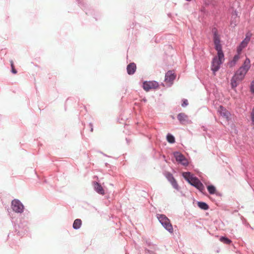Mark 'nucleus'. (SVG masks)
I'll return each instance as SVG.
<instances>
[{
	"instance_id": "nucleus-1",
	"label": "nucleus",
	"mask_w": 254,
	"mask_h": 254,
	"mask_svg": "<svg viewBox=\"0 0 254 254\" xmlns=\"http://www.w3.org/2000/svg\"><path fill=\"white\" fill-rule=\"evenodd\" d=\"M247 73L246 71L241 70L240 68H239L236 71L234 75L231 80V85L233 89H235V88L238 86L239 83L244 79Z\"/></svg>"
},
{
	"instance_id": "nucleus-2",
	"label": "nucleus",
	"mask_w": 254,
	"mask_h": 254,
	"mask_svg": "<svg viewBox=\"0 0 254 254\" xmlns=\"http://www.w3.org/2000/svg\"><path fill=\"white\" fill-rule=\"evenodd\" d=\"M212 33L213 35V42L215 45V49L217 52V54L220 56L221 54H223L222 46L220 44V39L219 35L218 34L217 30L215 28H213Z\"/></svg>"
},
{
	"instance_id": "nucleus-3",
	"label": "nucleus",
	"mask_w": 254,
	"mask_h": 254,
	"mask_svg": "<svg viewBox=\"0 0 254 254\" xmlns=\"http://www.w3.org/2000/svg\"><path fill=\"white\" fill-rule=\"evenodd\" d=\"M222 56L219 55L217 54V57H214L213 59L211 65V70L213 71L214 74L220 68V65L221 64L224 60V54H221Z\"/></svg>"
},
{
	"instance_id": "nucleus-4",
	"label": "nucleus",
	"mask_w": 254,
	"mask_h": 254,
	"mask_svg": "<svg viewBox=\"0 0 254 254\" xmlns=\"http://www.w3.org/2000/svg\"><path fill=\"white\" fill-rule=\"evenodd\" d=\"M11 207L13 211L17 213H22L24 211V206L22 202L17 199L11 201Z\"/></svg>"
},
{
	"instance_id": "nucleus-5",
	"label": "nucleus",
	"mask_w": 254,
	"mask_h": 254,
	"mask_svg": "<svg viewBox=\"0 0 254 254\" xmlns=\"http://www.w3.org/2000/svg\"><path fill=\"white\" fill-rule=\"evenodd\" d=\"M159 86L158 83L156 81H145L143 82V88L146 91H149L150 89H156Z\"/></svg>"
},
{
	"instance_id": "nucleus-6",
	"label": "nucleus",
	"mask_w": 254,
	"mask_h": 254,
	"mask_svg": "<svg viewBox=\"0 0 254 254\" xmlns=\"http://www.w3.org/2000/svg\"><path fill=\"white\" fill-rule=\"evenodd\" d=\"M176 161L184 166L188 165V161L185 157L179 152H175L174 153Z\"/></svg>"
},
{
	"instance_id": "nucleus-7",
	"label": "nucleus",
	"mask_w": 254,
	"mask_h": 254,
	"mask_svg": "<svg viewBox=\"0 0 254 254\" xmlns=\"http://www.w3.org/2000/svg\"><path fill=\"white\" fill-rule=\"evenodd\" d=\"M190 184L191 186L196 188L201 192H203V191L205 190L204 186H203L202 183L199 181V180L196 177L194 178Z\"/></svg>"
},
{
	"instance_id": "nucleus-8",
	"label": "nucleus",
	"mask_w": 254,
	"mask_h": 254,
	"mask_svg": "<svg viewBox=\"0 0 254 254\" xmlns=\"http://www.w3.org/2000/svg\"><path fill=\"white\" fill-rule=\"evenodd\" d=\"M177 119L182 125H184L190 122L188 115L184 113H179L177 116Z\"/></svg>"
},
{
	"instance_id": "nucleus-9",
	"label": "nucleus",
	"mask_w": 254,
	"mask_h": 254,
	"mask_svg": "<svg viewBox=\"0 0 254 254\" xmlns=\"http://www.w3.org/2000/svg\"><path fill=\"white\" fill-rule=\"evenodd\" d=\"M175 77L176 75L174 74V73H173L172 71L169 70L166 73L165 81L166 82L172 84Z\"/></svg>"
},
{
	"instance_id": "nucleus-10",
	"label": "nucleus",
	"mask_w": 254,
	"mask_h": 254,
	"mask_svg": "<svg viewBox=\"0 0 254 254\" xmlns=\"http://www.w3.org/2000/svg\"><path fill=\"white\" fill-rule=\"evenodd\" d=\"M218 112L220 115L225 118L226 120L228 121L230 118V113L229 111H228L225 108H224L222 106L219 107V109L218 110Z\"/></svg>"
},
{
	"instance_id": "nucleus-11",
	"label": "nucleus",
	"mask_w": 254,
	"mask_h": 254,
	"mask_svg": "<svg viewBox=\"0 0 254 254\" xmlns=\"http://www.w3.org/2000/svg\"><path fill=\"white\" fill-rule=\"evenodd\" d=\"M250 63V60L249 58H246L243 64L239 67V68H240L241 70H243L247 72L251 67Z\"/></svg>"
},
{
	"instance_id": "nucleus-12",
	"label": "nucleus",
	"mask_w": 254,
	"mask_h": 254,
	"mask_svg": "<svg viewBox=\"0 0 254 254\" xmlns=\"http://www.w3.org/2000/svg\"><path fill=\"white\" fill-rule=\"evenodd\" d=\"M93 186L94 190L96 191V192L101 195L104 194V190L99 183L97 182H94Z\"/></svg>"
},
{
	"instance_id": "nucleus-13",
	"label": "nucleus",
	"mask_w": 254,
	"mask_h": 254,
	"mask_svg": "<svg viewBox=\"0 0 254 254\" xmlns=\"http://www.w3.org/2000/svg\"><path fill=\"white\" fill-rule=\"evenodd\" d=\"M136 64L133 63H130L127 67V72L129 75L133 74L136 70Z\"/></svg>"
},
{
	"instance_id": "nucleus-14",
	"label": "nucleus",
	"mask_w": 254,
	"mask_h": 254,
	"mask_svg": "<svg viewBox=\"0 0 254 254\" xmlns=\"http://www.w3.org/2000/svg\"><path fill=\"white\" fill-rule=\"evenodd\" d=\"M183 176L184 179L190 184L191 181L193 180L195 177H193V175L189 172H184L183 173Z\"/></svg>"
},
{
	"instance_id": "nucleus-15",
	"label": "nucleus",
	"mask_w": 254,
	"mask_h": 254,
	"mask_svg": "<svg viewBox=\"0 0 254 254\" xmlns=\"http://www.w3.org/2000/svg\"><path fill=\"white\" fill-rule=\"evenodd\" d=\"M156 216L161 225L164 224V223L170 221V220L168 219V218L164 214H157Z\"/></svg>"
},
{
	"instance_id": "nucleus-16",
	"label": "nucleus",
	"mask_w": 254,
	"mask_h": 254,
	"mask_svg": "<svg viewBox=\"0 0 254 254\" xmlns=\"http://www.w3.org/2000/svg\"><path fill=\"white\" fill-rule=\"evenodd\" d=\"M162 225L169 233H172L173 232V228L170 221L164 223Z\"/></svg>"
},
{
	"instance_id": "nucleus-17",
	"label": "nucleus",
	"mask_w": 254,
	"mask_h": 254,
	"mask_svg": "<svg viewBox=\"0 0 254 254\" xmlns=\"http://www.w3.org/2000/svg\"><path fill=\"white\" fill-rule=\"evenodd\" d=\"M82 222L79 219H76L74 220L73 223V228L75 230L79 229L81 226Z\"/></svg>"
},
{
	"instance_id": "nucleus-18",
	"label": "nucleus",
	"mask_w": 254,
	"mask_h": 254,
	"mask_svg": "<svg viewBox=\"0 0 254 254\" xmlns=\"http://www.w3.org/2000/svg\"><path fill=\"white\" fill-rule=\"evenodd\" d=\"M239 59L240 56L239 55V54L235 55L233 60L231 61H230L229 63L230 66L232 67L234 66L236 64Z\"/></svg>"
},
{
	"instance_id": "nucleus-19",
	"label": "nucleus",
	"mask_w": 254,
	"mask_h": 254,
	"mask_svg": "<svg viewBox=\"0 0 254 254\" xmlns=\"http://www.w3.org/2000/svg\"><path fill=\"white\" fill-rule=\"evenodd\" d=\"M197 205L200 208L204 210L209 208L208 204L204 202L198 201L197 202Z\"/></svg>"
},
{
	"instance_id": "nucleus-20",
	"label": "nucleus",
	"mask_w": 254,
	"mask_h": 254,
	"mask_svg": "<svg viewBox=\"0 0 254 254\" xmlns=\"http://www.w3.org/2000/svg\"><path fill=\"white\" fill-rule=\"evenodd\" d=\"M167 140L170 143H173L175 142L174 136L170 133L167 135Z\"/></svg>"
},
{
	"instance_id": "nucleus-21",
	"label": "nucleus",
	"mask_w": 254,
	"mask_h": 254,
	"mask_svg": "<svg viewBox=\"0 0 254 254\" xmlns=\"http://www.w3.org/2000/svg\"><path fill=\"white\" fill-rule=\"evenodd\" d=\"M207 188L208 191L210 194H213L215 193L216 188L214 186H213V185L208 186Z\"/></svg>"
},
{
	"instance_id": "nucleus-22",
	"label": "nucleus",
	"mask_w": 254,
	"mask_h": 254,
	"mask_svg": "<svg viewBox=\"0 0 254 254\" xmlns=\"http://www.w3.org/2000/svg\"><path fill=\"white\" fill-rule=\"evenodd\" d=\"M166 177L170 183L175 180L173 175L170 173H167L166 175Z\"/></svg>"
},
{
	"instance_id": "nucleus-23",
	"label": "nucleus",
	"mask_w": 254,
	"mask_h": 254,
	"mask_svg": "<svg viewBox=\"0 0 254 254\" xmlns=\"http://www.w3.org/2000/svg\"><path fill=\"white\" fill-rule=\"evenodd\" d=\"M220 241L226 244H229L231 242V241L230 239L225 237H221Z\"/></svg>"
},
{
	"instance_id": "nucleus-24",
	"label": "nucleus",
	"mask_w": 254,
	"mask_h": 254,
	"mask_svg": "<svg viewBox=\"0 0 254 254\" xmlns=\"http://www.w3.org/2000/svg\"><path fill=\"white\" fill-rule=\"evenodd\" d=\"M172 186H173V187L177 190H179V186L178 185V183L176 181V180H174V181H172L171 183Z\"/></svg>"
},
{
	"instance_id": "nucleus-25",
	"label": "nucleus",
	"mask_w": 254,
	"mask_h": 254,
	"mask_svg": "<svg viewBox=\"0 0 254 254\" xmlns=\"http://www.w3.org/2000/svg\"><path fill=\"white\" fill-rule=\"evenodd\" d=\"M251 36H252V34L250 32L247 33V34L246 35V37L244 40H245L246 42H247L248 43H249L251 40Z\"/></svg>"
},
{
	"instance_id": "nucleus-26",
	"label": "nucleus",
	"mask_w": 254,
	"mask_h": 254,
	"mask_svg": "<svg viewBox=\"0 0 254 254\" xmlns=\"http://www.w3.org/2000/svg\"><path fill=\"white\" fill-rule=\"evenodd\" d=\"M10 65H11V72L14 74L16 73L17 70L14 68V64H13V61L12 60H11L10 61Z\"/></svg>"
},
{
	"instance_id": "nucleus-27",
	"label": "nucleus",
	"mask_w": 254,
	"mask_h": 254,
	"mask_svg": "<svg viewBox=\"0 0 254 254\" xmlns=\"http://www.w3.org/2000/svg\"><path fill=\"white\" fill-rule=\"evenodd\" d=\"M251 118L252 124L254 125V107L253 108L252 111L251 113Z\"/></svg>"
},
{
	"instance_id": "nucleus-28",
	"label": "nucleus",
	"mask_w": 254,
	"mask_h": 254,
	"mask_svg": "<svg viewBox=\"0 0 254 254\" xmlns=\"http://www.w3.org/2000/svg\"><path fill=\"white\" fill-rule=\"evenodd\" d=\"M248 43H248L247 42H246L245 40H243V41L241 42L239 46L244 48L247 46Z\"/></svg>"
},
{
	"instance_id": "nucleus-29",
	"label": "nucleus",
	"mask_w": 254,
	"mask_h": 254,
	"mask_svg": "<svg viewBox=\"0 0 254 254\" xmlns=\"http://www.w3.org/2000/svg\"><path fill=\"white\" fill-rule=\"evenodd\" d=\"M250 90L252 93H254V80L252 81L251 83Z\"/></svg>"
},
{
	"instance_id": "nucleus-30",
	"label": "nucleus",
	"mask_w": 254,
	"mask_h": 254,
	"mask_svg": "<svg viewBox=\"0 0 254 254\" xmlns=\"http://www.w3.org/2000/svg\"><path fill=\"white\" fill-rule=\"evenodd\" d=\"M188 101L187 99H184L183 101V103L182 104V106L183 107H185L188 105Z\"/></svg>"
},
{
	"instance_id": "nucleus-31",
	"label": "nucleus",
	"mask_w": 254,
	"mask_h": 254,
	"mask_svg": "<svg viewBox=\"0 0 254 254\" xmlns=\"http://www.w3.org/2000/svg\"><path fill=\"white\" fill-rule=\"evenodd\" d=\"M243 49H244L243 48H242L241 46H239V47L237 48V53H238V54L239 55Z\"/></svg>"
},
{
	"instance_id": "nucleus-32",
	"label": "nucleus",
	"mask_w": 254,
	"mask_h": 254,
	"mask_svg": "<svg viewBox=\"0 0 254 254\" xmlns=\"http://www.w3.org/2000/svg\"><path fill=\"white\" fill-rule=\"evenodd\" d=\"M89 126L91 127V131H93V125L92 123L89 124Z\"/></svg>"
},
{
	"instance_id": "nucleus-33",
	"label": "nucleus",
	"mask_w": 254,
	"mask_h": 254,
	"mask_svg": "<svg viewBox=\"0 0 254 254\" xmlns=\"http://www.w3.org/2000/svg\"><path fill=\"white\" fill-rule=\"evenodd\" d=\"M142 101L144 102L147 101V100L145 98L143 99Z\"/></svg>"
},
{
	"instance_id": "nucleus-34",
	"label": "nucleus",
	"mask_w": 254,
	"mask_h": 254,
	"mask_svg": "<svg viewBox=\"0 0 254 254\" xmlns=\"http://www.w3.org/2000/svg\"><path fill=\"white\" fill-rule=\"evenodd\" d=\"M77 1L78 2V3H79L82 0H77Z\"/></svg>"
}]
</instances>
